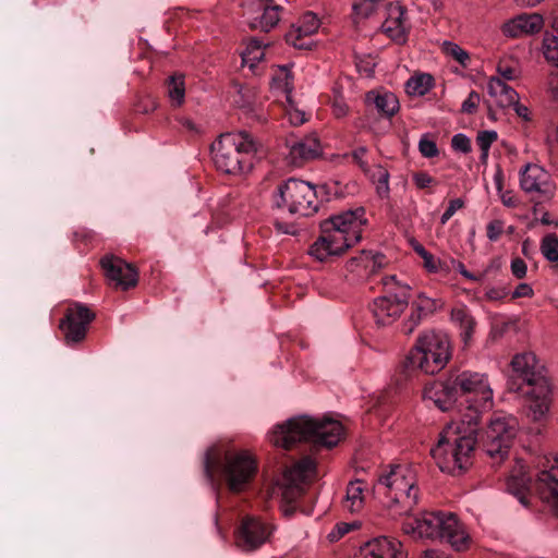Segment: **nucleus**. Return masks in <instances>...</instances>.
Segmentation results:
<instances>
[{
	"instance_id": "obj_32",
	"label": "nucleus",
	"mask_w": 558,
	"mask_h": 558,
	"mask_svg": "<svg viewBox=\"0 0 558 558\" xmlns=\"http://www.w3.org/2000/svg\"><path fill=\"white\" fill-rule=\"evenodd\" d=\"M434 85V78L429 74H420L410 77L405 83V92L410 96H424Z\"/></svg>"
},
{
	"instance_id": "obj_46",
	"label": "nucleus",
	"mask_w": 558,
	"mask_h": 558,
	"mask_svg": "<svg viewBox=\"0 0 558 558\" xmlns=\"http://www.w3.org/2000/svg\"><path fill=\"white\" fill-rule=\"evenodd\" d=\"M480 100V94L475 90H472L468 98L463 101L461 111L468 114L474 113L478 107Z\"/></svg>"
},
{
	"instance_id": "obj_18",
	"label": "nucleus",
	"mask_w": 558,
	"mask_h": 558,
	"mask_svg": "<svg viewBox=\"0 0 558 558\" xmlns=\"http://www.w3.org/2000/svg\"><path fill=\"white\" fill-rule=\"evenodd\" d=\"M269 536L267 526L255 518L242 520L236 534V545L245 551H252L263 545Z\"/></svg>"
},
{
	"instance_id": "obj_36",
	"label": "nucleus",
	"mask_w": 558,
	"mask_h": 558,
	"mask_svg": "<svg viewBox=\"0 0 558 558\" xmlns=\"http://www.w3.org/2000/svg\"><path fill=\"white\" fill-rule=\"evenodd\" d=\"M168 96L175 106H181L185 97L183 75H172L168 81Z\"/></svg>"
},
{
	"instance_id": "obj_30",
	"label": "nucleus",
	"mask_w": 558,
	"mask_h": 558,
	"mask_svg": "<svg viewBox=\"0 0 558 558\" xmlns=\"http://www.w3.org/2000/svg\"><path fill=\"white\" fill-rule=\"evenodd\" d=\"M466 402L470 404L466 407V412L461 416L460 423L457 426L456 436L470 434L476 439L481 412L485 409H483L480 403H471V400L469 399Z\"/></svg>"
},
{
	"instance_id": "obj_53",
	"label": "nucleus",
	"mask_w": 558,
	"mask_h": 558,
	"mask_svg": "<svg viewBox=\"0 0 558 558\" xmlns=\"http://www.w3.org/2000/svg\"><path fill=\"white\" fill-rule=\"evenodd\" d=\"M352 527H353V525L350 523H345V522L338 523L335 526V529L328 534V538L331 542L338 541L343 535H345L349 531H351Z\"/></svg>"
},
{
	"instance_id": "obj_14",
	"label": "nucleus",
	"mask_w": 558,
	"mask_h": 558,
	"mask_svg": "<svg viewBox=\"0 0 558 558\" xmlns=\"http://www.w3.org/2000/svg\"><path fill=\"white\" fill-rule=\"evenodd\" d=\"M95 317V313L82 303L70 305L59 324L65 343L75 344L82 342L86 338L88 326Z\"/></svg>"
},
{
	"instance_id": "obj_45",
	"label": "nucleus",
	"mask_w": 558,
	"mask_h": 558,
	"mask_svg": "<svg viewBox=\"0 0 558 558\" xmlns=\"http://www.w3.org/2000/svg\"><path fill=\"white\" fill-rule=\"evenodd\" d=\"M412 180H413L415 186L420 190H423V189H426V187L437 184L436 180L432 175H429L427 172H424V171L413 173Z\"/></svg>"
},
{
	"instance_id": "obj_22",
	"label": "nucleus",
	"mask_w": 558,
	"mask_h": 558,
	"mask_svg": "<svg viewBox=\"0 0 558 558\" xmlns=\"http://www.w3.org/2000/svg\"><path fill=\"white\" fill-rule=\"evenodd\" d=\"M363 558H407L402 544L381 536L367 542L362 548Z\"/></svg>"
},
{
	"instance_id": "obj_27",
	"label": "nucleus",
	"mask_w": 558,
	"mask_h": 558,
	"mask_svg": "<svg viewBox=\"0 0 558 558\" xmlns=\"http://www.w3.org/2000/svg\"><path fill=\"white\" fill-rule=\"evenodd\" d=\"M488 94L500 108H508L519 100L518 93L500 77H490L487 85Z\"/></svg>"
},
{
	"instance_id": "obj_24",
	"label": "nucleus",
	"mask_w": 558,
	"mask_h": 558,
	"mask_svg": "<svg viewBox=\"0 0 558 558\" xmlns=\"http://www.w3.org/2000/svg\"><path fill=\"white\" fill-rule=\"evenodd\" d=\"M365 105L375 109L381 118L390 120L400 109L398 97L391 92L369 90L365 94Z\"/></svg>"
},
{
	"instance_id": "obj_20",
	"label": "nucleus",
	"mask_w": 558,
	"mask_h": 558,
	"mask_svg": "<svg viewBox=\"0 0 558 558\" xmlns=\"http://www.w3.org/2000/svg\"><path fill=\"white\" fill-rule=\"evenodd\" d=\"M544 26V19L538 13H523L501 26V32L505 36L510 38H518L525 35H533L538 33Z\"/></svg>"
},
{
	"instance_id": "obj_38",
	"label": "nucleus",
	"mask_w": 558,
	"mask_h": 558,
	"mask_svg": "<svg viewBox=\"0 0 558 558\" xmlns=\"http://www.w3.org/2000/svg\"><path fill=\"white\" fill-rule=\"evenodd\" d=\"M444 51L446 52V54L452 57L456 61H458L464 68L468 65V63L470 61L469 53L454 43L445 41L444 43Z\"/></svg>"
},
{
	"instance_id": "obj_39",
	"label": "nucleus",
	"mask_w": 558,
	"mask_h": 558,
	"mask_svg": "<svg viewBox=\"0 0 558 558\" xmlns=\"http://www.w3.org/2000/svg\"><path fill=\"white\" fill-rule=\"evenodd\" d=\"M497 140L496 131H481L476 136V143L482 151L481 159L485 160L488 157V151L492 144Z\"/></svg>"
},
{
	"instance_id": "obj_58",
	"label": "nucleus",
	"mask_w": 558,
	"mask_h": 558,
	"mask_svg": "<svg viewBox=\"0 0 558 558\" xmlns=\"http://www.w3.org/2000/svg\"><path fill=\"white\" fill-rule=\"evenodd\" d=\"M332 112L337 118H343L349 112V106L343 99H335L332 102Z\"/></svg>"
},
{
	"instance_id": "obj_6",
	"label": "nucleus",
	"mask_w": 558,
	"mask_h": 558,
	"mask_svg": "<svg viewBox=\"0 0 558 558\" xmlns=\"http://www.w3.org/2000/svg\"><path fill=\"white\" fill-rule=\"evenodd\" d=\"M451 359V345L446 333L434 330L426 331L416 339L414 347L400 363L404 377L420 371L434 375L446 367Z\"/></svg>"
},
{
	"instance_id": "obj_9",
	"label": "nucleus",
	"mask_w": 558,
	"mask_h": 558,
	"mask_svg": "<svg viewBox=\"0 0 558 558\" xmlns=\"http://www.w3.org/2000/svg\"><path fill=\"white\" fill-rule=\"evenodd\" d=\"M476 439L470 434L454 436L453 439L440 436L430 454L442 472L459 475L471 464Z\"/></svg>"
},
{
	"instance_id": "obj_41",
	"label": "nucleus",
	"mask_w": 558,
	"mask_h": 558,
	"mask_svg": "<svg viewBox=\"0 0 558 558\" xmlns=\"http://www.w3.org/2000/svg\"><path fill=\"white\" fill-rule=\"evenodd\" d=\"M298 25L302 26L304 35H313L319 27V20L313 12H306Z\"/></svg>"
},
{
	"instance_id": "obj_62",
	"label": "nucleus",
	"mask_w": 558,
	"mask_h": 558,
	"mask_svg": "<svg viewBox=\"0 0 558 558\" xmlns=\"http://www.w3.org/2000/svg\"><path fill=\"white\" fill-rule=\"evenodd\" d=\"M500 198L502 204L507 207H515L518 204L517 198L511 195V192H501Z\"/></svg>"
},
{
	"instance_id": "obj_25",
	"label": "nucleus",
	"mask_w": 558,
	"mask_h": 558,
	"mask_svg": "<svg viewBox=\"0 0 558 558\" xmlns=\"http://www.w3.org/2000/svg\"><path fill=\"white\" fill-rule=\"evenodd\" d=\"M437 310V302L434 299L420 294L412 302L411 314L402 325V331L411 335L423 319L434 314Z\"/></svg>"
},
{
	"instance_id": "obj_56",
	"label": "nucleus",
	"mask_w": 558,
	"mask_h": 558,
	"mask_svg": "<svg viewBox=\"0 0 558 558\" xmlns=\"http://www.w3.org/2000/svg\"><path fill=\"white\" fill-rule=\"evenodd\" d=\"M424 260V267L429 272H437L439 269L440 260L437 259L433 254H430L428 251L426 252V255L422 256Z\"/></svg>"
},
{
	"instance_id": "obj_64",
	"label": "nucleus",
	"mask_w": 558,
	"mask_h": 558,
	"mask_svg": "<svg viewBox=\"0 0 558 558\" xmlns=\"http://www.w3.org/2000/svg\"><path fill=\"white\" fill-rule=\"evenodd\" d=\"M290 122L295 125L304 123L305 122L304 112H301L298 110H295L294 112H291L290 113Z\"/></svg>"
},
{
	"instance_id": "obj_50",
	"label": "nucleus",
	"mask_w": 558,
	"mask_h": 558,
	"mask_svg": "<svg viewBox=\"0 0 558 558\" xmlns=\"http://www.w3.org/2000/svg\"><path fill=\"white\" fill-rule=\"evenodd\" d=\"M511 272L517 279H523L526 276L527 267L525 262L520 258L515 257L511 260Z\"/></svg>"
},
{
	"instance_id": "obj_12",
	"label": "nucleus",
	"mask_w": 558,
	"mask_h": 558,
	"mask_svg": "<svg viewBox=\"0 0 558 558\" xmlns=\"http://www.w3.org/2000/svg\"><path fill=\"white\" fill-rule=\"evenodd\" d=\"M256 471V461L248 452L226 456L222 474L231 492H242L253 480Z\"/></svg>"
},
{
	"instance_id": "obj_21",
	"label": "nucleus",
	"mask_w": 558,
	"mask_h": 558,
	"mask_svg": "<svg viewBox=\"0 0 558 558\" xmlns=\"http://www.w3.org/2000/svg\"><path fill=\"white\" fill-rule=\"evenodd\" d=\"M537 490L542 500L558 515V459L548 470L538 473Z\"/></svg>"
},
{
	"instance_id": "obj_52",
	"label": "nucleus",
	"mask_w": 558,
	"mask_h": 558,
	"mask_svg": "<svg viewBox=\"0 0 558 558\" xmlns=\"http://www.w3.org/2000/svg\"><path fill=\"white\" fill-rule=\"evenodd\" d=\"M451 264H452V267L460 274L462 275L465 279L468 280H471V281H475V282H480L482 281V276H478V275H475V274H472L470 272L464 264L462 262H459V260H456V259H452L451 260Z\"/></svg>"
},
{
	"instance_id": "obj_61",
	"label": "nucleus",
	"mask_w": 558,
	"mask_h": 558,
	"mask_svg": "<svg viewBox=\"0 0 558 558\" xmlns=\"http://www.w3.org/2000/svg\"><path fill=\"white\" fill-rule=\"evenodd\" d=\"M179 123L182 128H184L185 130L192 132V133H198L199 132V129L198 126L189 118H180L179 120Z\"/></svg>"
},
{
	"instance_id": "obj_55",
	"label": "nucleus",
	"mask_w": 558,
	"mask_h": 558,
	"mask_svg": "<svg viewBox=\"0 0 558 558\" xmlns=\"http://www.w3.org/2000/svg\"><path fill=\"white\" fill-rule=\"evenodd\" d=\"M366 153L367 148L365 146H360L351 153L354 162L364 171L367 169V162L364 160Z\"/></svg>"
},
{
	"instance_id": "obj_59",
	"label": "nucleus",
	"mask_w": 558,
	"mask_h": 558,
	"mask_svg": "<svg viewBox=\"0 0 558 558\" xmlns=\"http://www.w3.org/2000/svg\"><path fill=\"white\" fill-rule=\"evenodd\" d=\"M533 294H534V291L529 283H520V284H518L515 290L512 292V298L513 299L531 298V296H533Z\"/></svg>"
},
{
	"instance_id": "obj_10",
	"label": "nucleus",
	"mask_w": 558,
	"mask_h": 558,
	"mask_svg": "<svg viewBox=\"0 0 558 558\" xmlns=\"http://www.w3.org/2000/svg\"><path fill=\"white\" fill-rule=\"evenodd\" d=\"M517 429L518 422L512 415L497 414L490 418L482 436V444L486 454L494 460V463L500 464L508 458Z\"/></svg>"
},
{
	"instance_id": "obj_17",
	"label": "nucleus",
	"mask_w": 558,
	"mask_h": 558,
	"mask_svg": "<svg viewBox=\"0 0 558 558\" xmlns=\"http://www.w3.org/2000/svg\"><path fill=\"white\" fill-rule=\"evenodd\" d=\"M520 185L527 193H538L545 198L554 194V184L549 173L541 166L527 163L520 172Z\"/></svg>"
},
{
	"instance_id": "obj_2",
	"label": "nucleus",
	"mask_w": 558,
	"mask_h": 558,
	"mask_svg": "<svg viewBox=\"0 0 558 558\" xmlns=\"http://www.w3.org/2000/svg\"><path fill=\"white\" fill-rule=\"evenodd\" d=\"M343 430L342 424L337 420L298 415L277 426L271 435V442L287 450L298 442H314L331 448L338 445Z\"/></svg>"
},
{
	"instance_id": "obj_37",
	"label": "nucleus",
	"mask_w": 558,
	"mask_h": 558,
	"mask_svg": "<svg viewBox=\"0 0 558 558\" xmlns=\"http://www.w3.org/2000/svg\"><path fill=\"white\" fill-rule=\"evenodd\" d=\"M541 252L553 264L558 259V236L555 233L547 234L542 239Z\"/></svg>"
},
{
	"instance_id": "obj_31",
	"label": "nucleus",
	"mask_w": 558,
	"mask_h": 558,
	"mask_svg": "<svg viewBox=\"0 0 558 558\" xmlns=\"http://www.w3.org/2000/svg\"><path fill=\"white\" fill-rule=\"evenodd\" d=\"M451 320L458 325L464 344L472 339L476 322L465 307H456L451 311Z\"/></svg>"
},
{
	"instance_id": "obj_51",
	"label": "nucleus",
	"mask_w": 558,
	"mask_h": 558,
	"mask_svg": "<svg viewBox=\"0 0 558 558\" xmlns=\"http://www.w3.org/2000/svg\"><path fill=\"white\" fill-rule=\"evenodd\" d=\"M508 294L509 290L507 287H492L486 291L485 298L488 301H500Z\"/></svg>"
},
{
	"instance_id": "obj_1",
	"label": "nucleus",
	"mask_w": 558,
	"mask_h": 558,
	"mask_svg": "<svg viewBox=\"0 0 558 558\" xmlns=\"http://www.w3.org/2000/svg\"><path fill=\"white\" fill-rule=\"evenodd\" d=\"M367 223L364 207L348 209L323 220L320 235L310 246L308 254L319 262L342 255L362 240Z\"/></svg>"
},
{
	"instance_id": "obj_60",
	"label": "nucleus",
	"mask_w": 558,
	"mask_h": 558,
	"mask_svg": "<svg viewBox=\"0 0 558 558\" xmlns=\"http://www.w3.org/2000/svg\"><path fill=\"white\" fill-rule=\"evenodd\" d=\"M360 265L364 266V256L362 255V253L360 254V256L350 258L347 262L345 267L349 271H354L356 267H359Z\"/></svg>"
},
{
	"instance_id": "obj_5",
	"label": "nucleus",
	"mask_w": 558,
	"mask_h": 558,
	"mask_svg": "<svg viewBox=\"0 0 558 558\" xmlns=\"http://www.w3.org/2000/svg\"><path fill=\"white\" fill-rule=\"evenodd\" d=\"M512 372L529 389L525 395L530 400V412L534 421L542 420L549 411L551 402V384L545 366L532 352H524L513 356Z\"/></svg>"
},
{
	"instance_id": "obj_29",
	"label": "nucleus",
	"mask_w": 558,
	"mask_h": 558,
	"mask_svg": "<svg viewBox=\"0 0 558 558\" xmlns=\"http://www.w3.org/2000/svg\"><path fill=\"white\" fill-rule=\"evenodd\" d=\"M258 1V11L262 10L263 13L260 16L254 17L253 20L248 21V25L253 29L259 28L263 32H269L278 24L280 20L279 12L281 10V7L278 4L269 5V2H271L272 0Z\"/></svg>"
},
{
	"instance_id": "obj_34",
	"label": "nucleus",
	"mask_w": 558,
	"mask_h": 558,
	"mask_svg": "<svg viewBox=\"0 0 558 558\" xmlns=\"http://www.w3.org/2000/svg\"><path fill=\"white\" fill-rule=\"evenodd\" d=\"M272 81L276 87L286 94L287 100L290 101L293 90V75L290 68L288 65L279 66Z\"/></svg>"
},
{
	"instance_id": "obj_28",
	"label": "nucleus",
	"mask_w": 558,
	"mask_h": 558,
	"mask_svg": "<svg viewBox=\"0 0 558 558\" xmlns=\"http://www.w3.org/2000/svg\"><path fill=\"white\" fill-rule=\"evenodd\" d=\"M531 484V476L525 471L524 465H519L513 469L507 481V489L509 493L514 495L518 500L523 505L527 506L526 493L529 492Z\"/></svg>"
},
{
	"instance_id": "obj_54",
	"label": "nucleus",
	"mask_w": 558,
	"mask_h": 558,
	"mask_svg": "<svg viewBox=\"0 0 558 558\" xmlns=\"http://www.w3.org/2000/svg\"><path fill=\"white\" fill-rule=\"evenodd\" d=\"M157 101L155 98L147 96L138 105L136 110L143 114H148L156 110Z\"/></svg>"
},
{
	"instance_id": "obj_11",
	"label": "nucleus",
	"mask_w": 558,
	"mask_h": 558,
	"mask_svg": "<svg viewBox=\"0 0 558 558\" xmlns=\"http://www.w3.org/2000/svg\"><path fill=\"white\" fill-rule=\"evenodd\" d=\"M383 283L386 294L374 300L372 312L377 325L387 326L392 324L408 307L410 287L399 283L395 276L384 278Z\"/></svg>"
},
{
	"instance_id": "obj_7",
	"label": "nucleus",
	"mask_w": 558,
	"mask_h": 558,
	"mask_svg": "<svg viewBox=\"0 0 558 558\" xmlns=\"http://www.w3.org/2000/svg\"><path fill=\"white\" fill-rule=\"evenodd\" d=\"M258 144L246 131L221 134L211 145L215 166L227 174H242L253 168Z\"/></svg>"
},
{
	"instance_id": "obj_40",
	"label": "nucleus",
	"mask_w": 558,
	"mask_h": 558,
	"mask_svg": "<svg viewBox=\"0 0 558 558\" xmlns=\"http://www.w3.org/2000/svg\"><path fill=\"white\" fill-rule=\"evenodd\" d=\"M376 177V180H377V186H376V190H377V193L380 197H388L389 195V172L378 166L377 168V173L375 174Z\"/></svg>"
},
{
	"instance_id": "obj_42",
	"label": "nucleus",
	"mask_w": 558,
	"mask_h": 558,
	"mask_svg": "<svg viewBox=\"0 0 558 558\" xmlns=\"http://www.w3.org/2000/svg\"><path fill=\"white\" fill-rule=\"evenodd\" d=\"M418 150L425 158H434L439 155V149L435 141L429 140L427 135L422 136L418 142Z\"/></svg>"
},
{
	"instance_id": "obj_35",
	"label": "nucleus",
	"mask_w": 558,
	"mask_h": 558,
	"mask_svg": "<svg viewBox=\"0 0 558 558\" xmlns=\"http://www.w3.org/2000/svg\"><path fill=\"white\" fill-rule=\"evenodd\" d=\"M312 35H304L301 25L293 24L286 34V41L298 49H308L312 46Z\"/></svg>"
},
{
	"instance_id": "obj_23",
	"label": "nucleus",
	"mask_w": 558,
	"mask_h": 558,
	"mask_svg": "<svg viewBox=\"0 0 558 558\" xmlns=\"http://www.w3.org/2000/svg\"><path fill=\"white\" fill-rule=\"evenodd\" d=\"M386 10L387 17L381 25L383 31L395 41H405L408 32L405 8L399 3H389Z\"/></svg>"
},
{
	"instance_id": "obj_15",
	"label": "nucleus",
	"mask_w": 558,
	"mask_h": 558,
	"mask_svg": "<svg viewBox=\"0 0 558 558\" xmlns=\"http://www.w3.org/2000/svg\"><path fill=\"white\" fill-rule=\"evenodd\" d=\"M459 397L474 395V402L480 403L483 409H490L493 405V389L485 374L464 371L451 374Z\"/></svg>"
},
{
	"instance_id": "obj_4",
	"label": "nucleus",
	"mask_w": 558,
	"mask_h": 558,
	"mask_svg": "<svg viewBox=\"0 0 558 558\" xmlns=\"http://www.w3.org/2000/svg\"><path fill=\"white\" fill-rule=\"evenodd\" d=\"M405 534L417 538L439 539L447 542L456 550L469 547L470 536L463 524L452 512L425 511L418 517L402 524Z\"/></svg>"
},
{
	"instance_id": "obj_13",
	"label": "nucleus",
	"mask_w": 558,
	"mask_h": 558,
	"mask_svg": "<svg viewBox=\"0 0 558 558\" xmlns=\"http://www.w3.org/2000/svg\"><path fill=\"white\" fill-rule=\"evenodd\" d=\"M316 463L311 457H304L283 472L280 488L282 498L292 502L305 492V485L315 475Z\"/></svg>"
},
{
	"instance_id": "obj_43",
	"label": "nucleus",
	"mask_w": 558,
	"mask_h": 558,
	"mask_svg": "<svg viewBox=\"0 0 558 558\" xmlns=\"http://www.w3.org/2000/svg\"><path fill=\"white\" fill-rule=\"evenodd\" d=\"M241 56L243 64H248L250 68H254L255 63L264 58V50L263 47H257L254 49L246 48Z\"/></svg>"
},
{
	"instance_id": "obj_48",
	"label": "nucleus",
	"mask_w": 558,
	"mask_h": 558,
	"mask_svg": "<svg viewBox=\"0 0 558 558\" xmlns=\"http://www.w3.org/2000/svg\"><path fill=\"white\" fill-rule=\"evenodd\" d=\"M487 238L492 242H496L504 232V221L499 219L492 220L487 227Z\"/></svg>"
},
{
	"instance_id": "obj_44",
	"label": "nucleus",
	"mask_w": 558,
	"mask_h": 558,
	"mask_svg": "<svg viewBox=\"0 0 558 558\" xmlns=\"http://www.w3.org/2000/svg\"><path fill=\"white\" fill-rule=\"evenodd\" d=\"M451 146L454 150L461 151L463 154H468L472 149L470 138L462 133L453 135L451 138Z\"/></svg>"
},
{
	"instance_id": "obj_8",
	"label": "nucleus",
	"mask_w": 558,
	"mask_h": 558,
	"mask_svg": "<svg viewBox=\"0 0 558 558\" xmlns=\"http://www.w3.org/2000/svg\"><path fill=\"white\" fill-rule=\"evenodd\" d=\"M318 201L314 186L305 181L289 179L280 183L272 194V205L280 210L302 217L318 211Z\"/></svg>"
},
{
	"instance_id": "obj_49",
	"label": "nucleus",
	"mask_w": 558,
	"mask_h": 558,
	"mask_svg": "<svg viewBox=\"0 0 558 558\" xmlns=\"http://www.w3.org/2000/svg\"><path fill=\"white\" fill-rule=\"evenodd\" d=\"M464 206V202L461 198H454L449 202L447 209L440 217V223L446 225L449 219L456 214L458 209H461Z\"/></svg>"
},
{
	"instance_id": "obj_19",
	"label": "nucleus",
	"mask_w": 558,
	"mask_h": 558,
	"mask_svg": "<svg viewBox=\"0 0 558 558\" xmlns=\"http://www.w3.org/2000/svg\"><path fill=\"white\" fill-rule=\"evenodd\" d=\"M423 396L444 412L453 409L460 398L451 375L444 381H434L427 385Z\"/></svg>"
},
{
	"instance_id": "obj_47",
	"label": "nucleus",
	"mask_w": 558,
	"mask_h": 558,
	"mask_svg": "<svg viewBox=\"0 0 558 558\" xmlns=\"http://www.w3.org/2000/svg\"><path fill=\"white\" fill-rule=\"evenodd\" d=\"M362 255L364 256V267H372L374 270L376 267L380 268L383 266L384 255L379 253H373L371 251H362Z\"/></svg>"
},
{
	"instance_id": "obj_63",
	"label": "nucleus",
	"mask_w": 558,
	"mask_h": 558,
	"mask_svg": "<svg viewBox=\"0 0 558 558\" xmlns=\"http://www.w3.org/2000/svg\"><path fill=\"white\" fill-rule=\"evenodd\" d=\"M500 268V262L498 259H493L487 266L486 268L481 272L478 274V276H482V281L484 280V278L493 270H499Z\"/></svg>"
},
{
	"instance_id": "obj_26",
	"label": "nucleus",
	"mask_w": 558,
	"mask_h": 558,
	"mask_svg": "<svg viewBox=\"0 0 558 558\" xmlns=\"http://www.w3.org/2000/svg\"><path fill=\"white\" fill-rule=\"evenodd\" d=\"M322 154V146L317 137L308 136L290 148V157L293 163L301 166L303 162L317 158Z\"/></svg>"
},
{
	"instance_id": "obj_16",
	"label": "nucleus",
	"mask_w": 558,
	"mask_h": 558,
	"mask_svg": "<svg viewBox=\"0 0 558 558\" xmlns=\"http://www.w3.org/2000/svg\"><path fill=\"white\" fill-rule=\"evenodd\" d=\"M100 266L106 278L122 290L134 288L138 282L136 268L119 257L106 255L100 259Z\"/></svg>"
},
{
	"instance_id": "obj_3",
	"label": "nucleus",
	"mask_w": 558,
	"mask_h": 558,
	"mask_svg": "<svg viewBox=\"0 0 558 558\" xmlns=\"http://www.w3.org/2000/svg\"><path fill=\"white\" fill-rule=\"evenodd\" d=\"M374 490L392 518L410 514L418 501L416 475L409 465H390L379 475Z\"/></svg>"
},
{
	"instance_id": "obj_33",
	"label": "nucleus",
	"mask_w": 558,
	"mask_h": 558,
	"mask_svg": "<svg viewBox=\"0 0 558 558\" xmlns=\"http://www.w3.org/2000/svg\"><path fill=\"white\" fill-rule=\"evenodd\" d=\"M363 483L361 481L351 482L347 487L344 508L350 512H357L363 506Z\"/></svg>"
},
{
	"instance_id": "obj_57",
	"label": "nucleus",
	"mask_w": 558,
	"mask_h": 558,
	"mask_svg": "<svg viewBox=\"0 0 558 558\" xmlns=\"http://www.w3.org/2000/svg\"><path fill=\"white\" fill-rule=\"evenodd\" d=\"M498 76L502 81H512L517 77L515 70L509 65L498 64L497 66Z\"/></svg>"
}]
</instances>
